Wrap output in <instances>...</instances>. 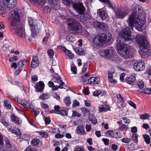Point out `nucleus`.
Masks as SVG:
<instances>
[{
    "mask_svg": "<svg viewBox=\"0 0 151 151\" xmlns=\"http://www.w3.org/2000/svg\"><path fill=\"white\" fill-rule=\"evenodd\" d=\"M135 40L139 46V52L141 57L145 58L148 56L147 52L150 50V44L147 42L146 37L140 34H137Z\"/></svg>",
    "mask_w": 151,
    "mask_h": 151,
    "instance_id": "obj_1",
    "label": "nucleus"
},
{
    "mask_svg": "<svg viewBox=\"0 0 151 151\" xmlns=\"http://www.w3.org/2000/svg\"><path fill=\"white\" fill-rule=\"evenodd\" d=\"M116 47L118 53L122 57L125 58H129L133 56L134 50L128 44H125L123 42L118 41Z\"/></svg>",
    "mask_w": 151,
    "mask_h": 151,
    "instance_id": "obj_2",
    "label": "nucleus"
},
{
    "mask_svg": "<svg viewBox=\"0 0 151 151\" xmlns=\"http://www.w3.org/2000/svg\"><path fill=\"white\" fill-rule=\"evenodd\" d=\"M136 14V12H134L129 16L127 22L131 28H132L135 24L137 29L139 31H142V27L145 23V19L144 16L142 15L139 16L136 20L135 17Z\"/></svg>",
    "mask_w": 151,
    "mask_h": 151,
    "instance_id": "obj_3",
    "label": "nucleus"
},
{
    "mask_svg": "<svg viewBox=\"0 0 151 151\" xmlns=\"http://www.w3.org/2000/svg\"><path fill=\"white\" fill-rule=\"evenodd\" d=\"M67 21L68 23V25L71 26L69 30L70 33L74 35L77 34L80 32L81 28L80 24L72 18L68 19Z\"/></svg>",
    "mask_w": 151,
    "mask_h": 151,
    "instance_id": "obj_4",
    "label": "nucleus"
},
{
    "mask_svg": "<svg viewBox=\"0 0 151 151\" xmlns=\"http://www.w3.org/2000/svg\"><path fill=\"white\" fill-rule=\"evenodd\" d=\"M111 38V34L108 33L106 35L103 34L100 36H96L94 37L93 41V43L96 45L100 46L102 45L103 43L109 42Z\"/></svg>",
    "mask_w": 151,
    "mask_h": 151,
    "instance_id": "obj_5",
    "label": "nucleus"
},
{
    "mask_svg": "<svg viewBox=\"0 0 151 151\" xmlns=\"http://www.w3.org/2000/svg\"><path fill=\"white\" fill-rule=\"evenodd\" d=\"M9 18L12 20L11 25L13 28H16L18 26L20 19V15L18 11L14 10L9 14Z\"/></svg>",
    "mask_w": 151,
    "mask_h": 151,
    "instance_id": "obj_6",
    "label": "nucleus"
},
{
    "mask_svg": "<svg viewBox=\"0 0 151 151\" xmlns=\"http://www.w3.org/2000/svg\"><path fill=\"white\" fill-rule=\"evenodd\" d=\"M28 19L29 26L31 28V35L33 37L35 36L39 32L40 25L36 24L37 23H38L37 20H34L32 17H29Z\"/></svg>",
    "mask_w": 151,
    "mask_h": 151,
    "instance_id": "obj_7",
    "label": "nucleus"
},
{
    "mask_svg": "<svg viewBox=\"0 0 151 151\" xmlns=\"http://www.w3.org/2000/svg\"><path fill=\"white\" fill-rule=\"evenodd\" d=\"M120 35L121 38L125 41L130 43L132 42V35L130 29L128 27L122 29L120 32Z\"/></svg>",
    "mask_w": 151,
    "mask_h": 151,
    "instance_id": "obj_8",
    "label": "nucleus"
},
{
    "mask_svg": "<svg viewBox=\"0 0 151 151\" xmlns=\"http://www.w3.org/2000/svg\"><path fill=\"white\" fill-rule=\"evenodd\" d=\"M115 54L116 52L114 48L111 47H109L107 49L102 50L100 52V54L101 56L109 58H112V59H113L112 58H116L115 57Z\"/></svg>",
    "mask_w": 151,
    "mask_h": 151,
    "instance_id": "obj_9",
    "label": "nucleus"
},
{
    "mask_svg": "<svg viewBox=\"0 0 151 151\" xmlns=\"http://www.w3.org/2000/svg\"><path fill=\"white\" fill-rule=\"evenodd\" d=\"M73 7L80 14H83L85 13L86 9L82 3H75L73 4Z\"/></svg>",
    "mask_w": 151,
    "mask_h": 151,
    "instance_id": "obj_10",
    "label": "nucleus"
},
{
    "mask_svg": "<svg viewBox=\"0 0 151 151\" xmlns=\"http://www.w3.org/2000/svg\"><path fill=\"white\" fill-rule=\"evenodd\" d=\"M114 11L115 17L119 19H123L128 14V12L126 11H122L120 8H118L116 10H114Z\"/></svg>",
    "mask_w": 151,
    "mask_h": 151,
    "instance_id": "obj_11",
    "label": "nucleus"
},
{
    "mask_svg": "<svg viewBox=\"0 0 151 151\" xmlns=\"http://www.w3.org/2000/svg\"><path fill=\"white\" fill-rule=\"evenodd\" d=\"M16 28H13L15 30L17 35L22 38H25L26 35L24 29H23L22 25L19 24Z\"/></svg>",
    "mask_w": 151,
    "mask_h": 151,
    "instance_id": "obj_12",
    "label": "nucleus"
},
{
    "mask_svg": "<svg viewBox=\"0 0 151 151\" xmlns=\"http://www.w3.org/2000/svg\"><path fill=\"white\" fill-rule=\"evenodd\" d=\"M53 81L58 84L60 83L59 85L60 88H63V85H64V83L63 81L60 77L56 73H54L53 74Z\"/></svg>",
    "mask_w": 151,
    "mask_h": 151,
    "instance_id": "obj_13",
    "label": "nucleus"
},
{
    "mask_svg": "<svg viewBox=\"0 0 151 151\" xmlns=\"http://www.w3.org/2000/svg\"><path fill=\"white\" fill-rule=\"evenodd\" d=\"M3 4L8 8H12L17 4L16 0H3Z\"/></svg>",
    "mask_w": 151,
    "mask_h": 151,
    "instance_id": "obj_14",
    "label": "nucleus"
},
{
    "mask_svg": "<svg viewBox=\"0 0 151 151\" xmlns=\"http://www.w3.org/2000/svg\"><path fill=\"white\" fill-rule=\"evenodd\" d=\"M133 67L136 71L143 70L145 68V64L143 62H136L134 63Z\"/></svg>",
    "mask_w": 151,
    "mask_h": 151,
    "instance_id": "obj_15",
    "label": "nucleus"
},
{
    "mask_svg": "<svg viewBox=\"0 0 151 151\" xmlns=\"http://www.w3.org/2000/svg\"><path fill=\"white\" fill-rule=\"evenodd\" d=\"M105 135L108 137H111L118 138L120 137V135L119 134L118 132L114 131L113 130H108L106 132Z\"/></svg>",
    "mask_w": 151,
    "mask_h": 151,
    "instance_id": "obj_16",
    "label": "nucleus"
},
{
    "mask_svg": "<svg viewBox=\"0 0 151 151\" xmlns=\"http://www.w3.org/2000/svg\"><path fill=\"white\" fill-rule=\"evenodd\" d=\"M100 81L98 77H91L88 80V83L91 85L98 84Z\"/></svg>",
    "mask_w": 151,
    "mask_h": 151,
    "instance_id": "obj_17",
    "label": "nucleus"
},
{
    "mask_svg": "<svg viewBox=\"0 0 151 151\" xmlns=\"http://www.w3.org/2000/svg\"><path fill=\"white\" fill-rule=\"evenodd\" d=\"M31 2L33 3H37L41 5H43L46 2V0H29ZM48 2L51 4H53L54 0H48Z\"/></svg>",
    "mask_w": 151,
    "mask_h": 151,
    "instance_id": "obj_18",
    "label": "nucleus"
},
{
    "mask_svg": "<svg viewBox=\"0 0 151 151\" xmlns=\"http://www.w3.org/2000/svg\"><path fill=\"white\" fill-rule=\"evenodd\" d=\"M136 74H133L126 80L127 83L130 85H133L136 81Z\"/></svg>",
    "mask_w": 151,
    "mask_h": 151,
    "instance_id": "obj_19",
    "label": "nucleus"
},
{
    "mask_svg": "<svg viewBox=\"0 0 151 151\" xmlns=\"http://www.w3.org/2000/svg\"><path fill=\"white\" fill-rule=\"evenodd\" d=\"M39 62L38 60V58L36 56H33L32 57V60L31 62V66L33 68L37 67L39 65Z\"/></svg>",
    "mask_w": 151,
    "mask_h": 151,
    "instance_id": "obj_20",
    "label": "nucleus"
},
{
    "mask_svg": "<svg viewBox=\"0 0 151 151\" xmlns=\"http://www.w3.org/2000/svg\"><path fill=\"white\" fill-rule=\"evenodd\" d=\"M44 84L42 81H40L36 84L35 88L38 92H42L44 88Z\"/></svg>",
    "mask_w": 151,
    "mask_h": 151,
    "instance_id": "obj_21",
    "label": "nucleus"
},
{
    "mask_svg": "<svg viewBox=\"0 0 151 151\" xmlns=\"http://www.w3.org/2000/svg\"><path fill=\"white\" fill-rule=\"evenodd\" d=\"M114 72L111 71L109 72L108 73V79L109 81L112 84H114L116 83V81L113 78V74L114 73Z\"/></svg>",
    "mask_w": 151,
    "mask_h": 151,
    "instance_id": "obj_22",
    "label": "nucleus"
},
{
    "mask_svg": "<svg viewBox=\"0 0 151 151\" xmlns=\"http://www.w3.org/2000/svg\"><path fill=\"white\" fill-rule=\"evenodd\" d=\"M102 23V22H98L94 20L91 22H90V24L91 25L99 28L101 27Z\"/></svg>",
    "mask_w": 151,
    "mask_h": 151,
    "instance_id": "obj_23",
    "label": "nucleus"
},
{
    "mask_svg": "<svg viewBox=\"0 0 151 151\" xmlns=\"http://www.w3.org/2000/svg\"><path fill=\"white\" fill-rule=\"evenodd\" d=\"M109 110L110 108L106 105H101L99 107V111L100 112H106Z\"/></svg>",
    "mask_w": 151,
    "mask_h": 151,
    "instance_id": "obj_24",
    "label": "nucleus"
},
{
    "mask_svg": "<svg viewBox=\"0 0 151 151\" xmlns=\"http://www.w3.org/2000/svg\"><path fill=\"white\" fill-rule=\"evenodd\" d=\"M11 119L13 122L18 124H20L22 123L21 120H20L19 118L16 117L14 115L12 116Z\"/></svg>",
    "mask_w": 151,
    "mask_h": 151,
    "instance_id": "obj_25",
    "label": "nucleus"
},
{
    "mask_svg": "<svg viewBox=\"0 0 151 151\" xmlns=\"http://www.w3.org/2000/svg\"><path fill=\"white\" fill-rule=\"evenodd\" d=\"M63 51L69 57V58L72 59L74 58V55L70 51L64 48Z\"/></svg>",
    "mask_w": 151,
    "mask_h": 151,
    "instance_id": "obj_26",
    "label": "nucleus"
},
{
    "mask_svg": "<svg viewBox=\"0 0 151 151\" xmlns=\"http://www.w3.org/2000/svg\"><path fill=\"white\" fill-rule=\"evenodd\" d=\"M88 119L89 121L92 122L94 124H96L97 123V121L96 118L93 114H91L89 116Z\"/></svg>",
    "mask_w": 151,
    "mask_h": 151,
    "instance_id": "obj_27",
    "label": "nucleus"
},
{
    "mask_svg": "<svg viewBox=\"0 0 151 151\" xmlns=\"http://www.w3.org/2000/svg\"><path fill=\"white\" fill-rule=\"evenodd\" d=\"M26 62L27 61L25 60H23L19 61L17 64L18 68L20 69L23 68Z\"/></svg>",
    "mask_w": 151,
    "mask_h": 151,
    "instance_id": "obj_28",
    "label": "nucleus"
},
{
    "mask_svg": "<svg viewBox=\"0 0 151 151\" xmlns=\"http://www.w3.org/2000/svg\"><path fill=\"white\" fill-rule=\"evenodd\" d=\"M98 14L102 20H105L106 18L107 14L105 13L104 11H100L99 12Z\"/></svg>",
    "mask_w": 151,
    "mask_h": 151,
    "instance_id": "obj_29",
    "label": "nucleus"
},
{
    "mask_svg": "<svg viewBox=\"0 0 151 151\" xmlns=\"http://www.w3.org/2000/svg\"><path fill=\"white\" fill-rule=\"evenodd\" d=\"M78 132L80 134L82 135L84 133V127L83 126H78L77 129Z\"/></svg>",
    "mask_w": 151,
    "mask_h": 151,
    "instance_id": "obj_30",
    "label": "nucleus"
},
{
    "mask_svg": "<svg viewBox=\"0 0 151 151\" xmlns=\"http://www.w3.org/2000/svg\"><path fill=\"white\" fill-rule=\"evenodd\" d=\"M10 131L12 132L13 133L17 134L19 131V129L14 126H11L9 129Z\"/></svg>",
    "mask_w": 151,
    "mask_h": 151,
    "instance_id": "obj_31",
    "label": "nucleus"
},
{
    "mask_svg": "<svg viewBox=\"0 0 151 151\" xmlns=\"http://www.w3.org/2000/svg\"><path fill=\"white\" fill-rule=\"evenodd\" d=\"M63 3L64 4L69 6H73V4L74 3L72 1V0H63Z\"/></svg>",
    "mask_w": 151,
    "mask_h": 151,
    "instance_id": "obj_32",
    "label": "nucleus"
},
{
    "mask_svg": "<svg viewBox=\"0 0 151 151\" xmlns=\"http://www.w3.org/2000/svg\"><path fill=\"white\" fill-rule=\"evenodd\" d=\"M64 102L67 106H70L71 103L70 97L69 96H68L65 98L64 99Z\"/></svg>",
    "mask_w": 151,
    "mask_h": 151,
    "instance_id": "obj_33",
    "label": "nucleus"
},
{
    "mask_svg": "<svg viewBox=\"0 0 151 151\" xmlns=\"http://www.w3.org/2000/svg\"><path fill=\"white\" fill-rule=\"evenodd\" d=\"M81 111L83 113L85 116L86 115H88L90 114V111H89L85 107H82L81 108Z\"/></svg>",
    "mask_w": 151,
    "mask_h": 151,
    "instance_id": "obj_34",
    "label": "nucleus"
},
{
    "mask_svg": "<svg viewBox=\"0 0 151 151\" xmlns=\"http://www.w3.org/2000/svg\"><path fill=\"white\" fill-rule=\"evenodd\" d=\"M50 97V95L48 93H43L41 96L40 99L42 100H45L48 99Z\"/></svg>",
    "mask_w": 151,
    "mask_h": 151,
    "instance_id": "obj_35",
    "label": "nucleus"
},
{
    "mask_svg": "<svg viewBox=\"0 0 151 151\" xmlns=\"http://www.w3.org/2000/svg\"><path fill=\"white\" fill-rule=\"evenodd\" d=\"M101 25L100 29H102L105 32L108 30L109 27L107 24L102 23Z\"/></svg>",
    "mask_w": 151,
    "mask_h": 151,
    "instance_id": "obj_36",
    "label": "nucleus"
},
{
    "mask_svg": "<svg viewBox=\"0 0 151 151\" xmlns=\"http://www.w3.org/2000/svg\"><path fill=\"white\" fill-rule=\"evenodd\" d=\"M143 138L145 142L147 144H149L150 142V138L149 135L145 134L143 135Z\"/></svg>",
    "mask_w": 151,
    "mask_h": 151,
    "instance_id": "obj_37",
    "label": "nucleus"
},
{
    "mask_svg": "<svg viewBox=\"0 0 151 151\" xmlns=\"http://www.w3.org/2000/svg\"><path fill=\"white\" fill-rule=\"evenodd\" d=\"M75 52L76 53L80 55L83 54L84 53V50L81 48H76L75 49Z\"/></svg>",
    "mask_w": 151,
    "mask_h": 151,
    "instance_id": "obj_38",
    "label": "nucleus"
},
{
    "mask_svg": "<svg viewBox=\"0 0 151 151\" xmlns=\"http://www.w3.org/2000/svg\"><path fill=\"white\" fill-rule=\"evenodd\" d=\"M4 105L5 108L7 109H9L11 107L10 102L8 101H4Z\"/></svg>",
    "mask_w": 151,
    "mask_h": 151,
    "instance_id": "obj_39",
    "label": "nucleus"
},
{
    "mask_svg": "<svg viewBox=\"0 0 151 151\" xmlns=\"http://www.w3.org/2000/svg\"><path fill=\"white\" fill-rule=\"evenodd\" d=\"M31 142L32 145H37L39 144L40 141L38 139H34L31 141Z\"/></svg>",
    "mask_w": 151,
    "mask_h": 151,
    "instance_id": "obj_40",
    "label": "nucleus"
},
{
    "mask_svg": "<svg viewBox=\"0 0 151 151\" xmlns=\"http://www.w3.org/2000/svg\"><path fill=\"white\" fill-rule=\"evenodd\" d=\"M144 93L146 94H151V88H147L144 89L143 90Z\"/></svg>",
    "mask_w": 151,
    "mask_h": 151,
    "instance_id": "obj_41",
    "label": "nucleus"
},
{
    "mask_svg": "<svg viewBox=\"0 0 151 151\" xmlns=\"http://www.w3.org/2000/svg\"><path fill=\"white\" fill-rule=\"evenodd\" d=\"M40 134L43 137H47L48 134L45 131H41L39 132Z\"/></svg>",
    "mask_w": 151,
    "mask_h": 151,
    "instance_id": "obj_42",
    "label": "nucleus"
},
{
    "mask_svg": "<svg viewBox=\"0 0 151 151\" xmlns=\"http://www.w3.org/2000/svg\"><path fill=\"white\" fill-rule=\"evenodd\" d=\"M102 93V91L101 90H99L94 91L93 93V95L94 96H97Z\"/></svg>",
    "mask_w": 151,
    "mask_h": 151,
    "instance_id": "obj_43",
    "label": "nucleus"
},
{
    "mask_svg": "<svg viewBox=\"0 0 151 151\" xmlns=\"http://www.w3.org/2000/svg\"><path fill=\"white\" fill-rule=\"evenodd\" d=\"M140 116V118L142 119H146L149 117V114H141Z\"/></svg>",
    "mask_w": 151,
    "mask_h": 151,
    "instance_id": "obj_44",
    "label": "nucleus"
},
{
    "mask_svg": "<svg viewBox=\"0 0 151 151\" xmlns=\"http://www.w3.org/2000/svg\"><path fill=\"white\" fill-rule=\"evenodd\" d=\"M137 84L139 88H142L144 87L143 81L142 80L138 81L137 82Z\"/></svg>",
    "mask_w": 151,
    "mask_h": 151,
    "instance_id": "obj_45",
    "label": "nucleus"
},
{
    "mask_svg": "<svg viewBox=\"0 0 151 151\" xmlns=\"http://www.w3.org/2000/svg\"><path fill=\"white\" fill-rule=\"evenodd\" d=\"M121 141L123 142L127 143H129L131 142V139L128 138H125L122 139Z\"/></svg>",
    "mask_w": 151,
    "mask_h": 151,
    "instance_id": "obj_46",
    "label": "nucleus"
},
{
    "mask_svg": "<svg viewBox=\"0 0 151 151\" xmlns=\"http://www.w3.org/2000/svg\"><path fill=\"white\" fill-rule=\"evenodd\" d=\"M117 101L119 103L124 102V100L123 98L122 97L120 94L118 95L117 96Z\"/></svg>",
    "mask_w": 151,
    "mask_h": 151,
    "instance_id": "obj_47",
    "label": "nucleus"
},
{
    "mask_svg": "<svg viewBox=\"0 0 151 151\" xmlns=\"http://www.w3.org/2000/svg\"><path fill=\"white\" fill-rule=\"evenodd\" d=\"M79 105L80 103L79 101L76 100H75L73 101L72 106L73 107H74L79 106Z\"/></svg>",
    "mask_w": 151,
    "mask_h": 151,
    "instance_id": "obj_48",
    "label": "nucleus"
},
{
    "mask_svg": "<svg viewBox=\"0 0 151 151\" xmlns=\"http://www.w3.org/2000/svg\"><path fill=\"white\" fill-rule=\"evenodd\" d=\"M132 139L136 143H137L138 140L137 139V136L136 134H133L132 136Z\"/></svg>",
    "mask_w": 151,
    "mask_h": 151,
    "instance_id": "obj_49",
    "label": "nucleus"
},
{
    "mask_svg": "<svg viewBox=\"0 0 151 151\" xmlns=\"http://www.w3.org/2000/svg\"><path fill=\"white\" fill-rule=\"evenodd\" d=\"M72 116L73 117L77 116L79 117L81 116V115L77 111H73Z\"/></svg>",
    "mask_w": 151,
    "mask_h": 151,
    "instance_id": "obj_50",
    "label": "nucleus"
},
{
    "mask_svg": "<svg viewBox=\"0 0 151 151\" xmlns=\"http://www.w3.org/2000/svg\"><path fill=\"white\" fill-rule=\"evenodd\" d=\"M48 54L50 57L52 58L54 55L53 50L52 49L49 50L48 51Z\"/></svg>",
    "mask_w": 151,
    "mask_h": 151,
    "instance_id": "obj_51",
    "label": "nucleus"
},
{
    "mask_svg": "<svg viewBox=\"0 0 151 151\" xmlns=\"http://www.w3.org/2000/svg\"><path fill=\"white\" fill-rule=\"evenodd\" d=\"M60 133L58 132L55 135V137L57 139L61 138L64 137L63 134H61Z\"/></svg>",
    "mask_w": 151,
    "mask_h": 151,
    "instance_id": "obj_52",
    "label": "nucleus"
},
{
    "mask_svg": "<svg viewBox=\"0 0 151 151\" xmlns=\"http://www.w3.org/2000/svg\"><path fill=\"white\" fill-rule=\"evenodd\" d=\"M58 114H60L61 115L64 116H67L68 114L67 112L64 110H62L60 111Z\"/></svg>",
    "mask_w": 151,
    "mask_h": 151,
    "instance_id": "obj_53",
    "label": "nucleus"
},
{
    "mask_svg": "<svg viewBox=\"0 0 151 151\" xmlns=\"http://www.w3.org/2000/svg\"><path fill=\"white\" fill-rule=\"evenodd\" d=\"M54 109L55 111V113L58 114L60 111V107L59 105L55 106H54Z\"/></svg>",
    "mask_w": 151,
    "mask_h": 151,
    "instance_id": "obj_54",
    "label": "nucleus"
},
{
    "mask_svg": "<svg viewBox=\"0 0 151 151\" xmlns=\"http://www.w3.org/2000/svg\"><path fill=\"white\" fill-rule=\"evenodd\" d=\"M18 60V57L16 56H14L13 57L10 58H9V61L10 62H13L16 61Z\"/></svg>",
    "mask_w": 151,
    "mask_h": 151,
    "instance_id": "obj_55",
    "label": "nucleus"
},
{
    "mask_svg": "<svg viewBox=\"0 0 151 151\" xmlns=\"http://www.w3.org/2000/svg\"><path fill=\"white\" fill-rule=\"evenodd\" d=\"M41 105L42 108L47 109L49 107L48 105L44 102H41Z\"/></svg>",
    "mask_w": 151,
    "mask_h": 151,
    "instance_id": "obj_56",
    "label": "nucleus"
},
{
    "mask_svg": "<svg viewBox=\"0 0 151 151\" xmlns=\"http://www.w3.org/2000/svg\"><path fill=\"white\" fill-rule=\"evenodd\" d=\"M105 3L110 8H113V7L109 0H107Z\"/></svg>",
    "mask_w": 151,
    "mask_h": 151,
    "instance_id": "obj_57",
    "label": "nucleus"
},
{
    "mask_svg": "<svg viewBox=\"0 0 151 151\" xmlns=\"http://www.w3.org/2000/svg\"><path fill=\"white\" fill-rule=\"evenodd\" d=\"M122 119L126 124H129L130 123V119H127L126 117H124L122 118Z\"/></svg>",
    "mask_w": 151,
    "mask_h": 151,
    "instance_id": "obj_58",
    "label": "nucleus"
},
{
    "mask_svg": "<svg viewBox=\"0 0 151 151\" xmlns=\"http://www.w3.org/2000/svg\"><path fill=\"white\" fill-rule=\"evenodd\" d=\"M102 141L104 142L105 145H108L109 144V140L107 138H103Z\"/></svg>",
    "mask_w": 151,
    "mask_h": 151,
    "instance_id": "obj_59",
    "label": "nucleus"
},
{
    "mask_svg": "<svg viewBox=\"0 0 151 151\" xmlns=\"http://www.w3.org/2000/svg\"><path fill=\"white\" fill-rule=\"evenodd\" d=\"M71 70L73 73L74 74H76L77 73V68L74 66L71 67Z\"/></svg>",
    "mask_w": 151,
    "mask_h": 151,
    "instance_id": "obj_60",
    "label": "nucleus"
},
{
    "mask_svg": "<svg viewBox=\"0 0 151 151\" xmlns=\"http://www.w3.org/2000/svg\"><path fill=\"white\" fill-rule=\"evenodd\" d=\"M51 132L53 133H60V131L59 130V129L57 128H55L52 129Z\"/></svg>",
    "mask_w": 151,
    "mask_h": 151,
    "instance_id": "obj_61",
    "label": "nucleus"
},
{
    "mask_svg": "<svg viewBox=\"0 0 151 151\" xmlns=\"http://www.w3.org/2000/svg\"><path fill=\"white\" fill-rule=\"evenodd\" d=\"M125 73H123L120 74V79L121 81L123 82L124 80V78L125 76Z\"/></svg>",
    "mask_w": 151,
    "mask_h": 151,
    "instance_id": "obj_62",
    "label": "nucleus"
},
{
    "mask_svg": "<svg viewBox=\"0 0 151 151\" xmlns=\"http://www.w3.org/2000/svg\"><path fill=\"white\" fill-rule=\"evenodd\" d=\"M126 128L127 129H128V127H127L126 125L124 124H123L121 126L119 129V130H122L123 129Z\"/></svg>",
    "mask_w": 151,
    "mask_h": 151,
    "instance_id": "obj_63",
    "label": "nucleus"
},
{
    "mask_svg": "<svg viewBox=\"0 0 151 151\" xmlns=\"http://www.w3.org/2000/svg\"><path fill=\"white\" fill-rule=\"evenodd\" d=\"M128 103L132 107H133L134 109H136V104L134 102L131 101H128Z\"/></svg>",
    "mask_w": 151,
    "mask_h": 151,
    "instance_id": "obj_64",
    "label": "nucleus"
}]
</instances>
